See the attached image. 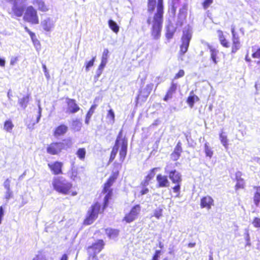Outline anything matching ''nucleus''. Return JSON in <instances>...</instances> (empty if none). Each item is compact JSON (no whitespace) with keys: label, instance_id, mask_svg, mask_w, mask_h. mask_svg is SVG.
<instances>
[{"label":"nucleus","instance_id":"f257e3e1","mask_svg":"<svg viewBox=\"0 0 260 260\" xmlns=\"http://www.w3.org/2000/svg\"><path fill=\"white\" fill-rule=\"evenodd\" d=\"M114 166L115 170L112 171L111 175L103 184L102 192L106 194V195L104 199L103 205L98 202H95L91 205L83 220V223L84 225H88L92 224L98 218L99 215L103 214L105 209L107 207L109 200L113 196V189L111 186L119 176L121 165L118 163H114Z\"/></svg>","mask_w":260,"mask_h":260},{"label":"nucleus","instance_id":"f03ea898","mask_svg":"<svg viewBox=\"0 0 260 260\" xmlns=\"http://www.w3.org/2000/svg\"><path fill=\"white\" fill-rule=\"evenodd\" d=\"M147 7L149 13H152L156 8V12L152 18L149 17L147 19V23L151 24L150 34L152 39L157 40L161 37L164 22V0H148Z\"/></svg>","mask_w":260,"mask_h":260},{"label":"nucleus","instance_id":"7ed1b4c3","mask_svg":"<svg viewBox=\"0 0 260 260\" xmlns=\"http://www.w3.org/2000/svg\"><path fill=\"white\" fill-rule=\"evenodd\" d=\"M52 185L54 190L63 195L75 196L78 192L74 189L73 184L62 177H55L53 179Z\"/></svg>","mask_w":260,"mask_h":260},{"label":"nucleus","instance_id":"20e7f679","mask_svg":"<svg viewBox=\"0 0 260 260\" xmlns=\"http://www.w3.org/2000/svg\"><path fill=\"white\" fill-rule=\"evenodd\" d=\"M121 143V148L119 151V159L121 161H123L125 159L127 149V140L125 137H123L122 130L121 129L116 137L115 144L112 147V151L109 159V162H112L115 159L118 152L119 145Z\"/></svg>","mask_w":260,"mask_h":260},{"label":"nucleus","instance_id":"39448f33","mask_svg":"<svg viewBox=\"0 0 260 260\" xmlns=\"http://www.w3.org/2000/svg\"><path fill=\"white\" fill-rule=\"evenodd\" d=\"M72 144L73 142L71 138L64 139L61 141H53L47 145L46 151L50 155H57L63 150L71 148Z\"/></svg>","mask_w":260,"mask_h":260},{"label":"nucleus","instance_id":"423d86ee","mask_svg":"<svg viewBox=\"0 0 260 260\" xmlns=\"http://www.w3.org/2000/svg\"><path fill=\"white\" fill-rule=\"evenodd\" d=\"M168 177L172 183L175 184L172 188L173 192L176 193V197H179L182 181L181 174L176 170H173L168 173Z\"/></svg>","mask_w":260,"mask_h":260},{"label":"nucleus","instance_id":"0eeeda50","mask_svg":"<svg viewBox=\"0 0 260 260\" xmlns=\"http://www.w3.org/2000/svg\"><path fill=\"white\" fill-rule=\"evenodd\" d=\"M24 21L31 24H38L39 23V18L37 10L32 6H28L25 8L23 15Z\"/></svg>","mask_w":260,"mask_h":260},{"label":"nucleus","instance_id":"6e6552de","mask_svg":"<svg viewBox=\"0 0 260 260\" xmlns=\"http://www.w3.org/2000/svg\"><path fill=\"white\" fill-rule=\"evenodd\" d=\"M191 38L192 34L189 30L183 31V34L181 38V43L179 46L178 53L180 56H183L187 52Z\"/></svg>","mask_w":260,"mask_h":260},{"label":"nucleus","instance_id":"1a4fd4ad","mask_svg":"<svg viewBox=\"0 0 260 260\" xmlns=\"http://www.w3.org/2000/svg\"><path fill=\"white\" fill-rule=\"evenodd\" d=\"M141 211V206L139 204L134 206L129 212L126 213L123 218V221L126 223H131L135 220L138 217Z\"/></svg>","mask_w":260,"mask_h":260},{"label":"nucleus","instance_id":"9d476101","mask_svg":"<svg viewBox=\"0 0 260 260\" xmlns=\"http://www.w3.org/2000/svg\"><path fill=\"white\" fill-rule=\"evenodd\" d=\"M153 89V84L150 83L146 85L143 91L140 90L139 93L136 98V104L137 105L139 101L141 100L142 102H145L152 92Z\"/></svg>","mask_w":260,"mask_h":260},{"label":"nucleus","instance_id":"9b49d317","mask_svg":"<svg viewBox=\"0 0 260 260\" xmlns=\"http://www.w3.org/2000/svg\"><path fill=\"white\" fill-rule=\"evenodd\" d=\"M105 245L104 240L99 239L87 247V252L98 254L104 248Z\"/></svg>","mask_w":260,"mask_h":260},{"label":"nucleus","instance_id":"f8f14e48","mask_svg":"<svg viewBox=\"0 0 260 260\" xmlns=\"http://www.w3.org/2000/svg\"><path fill=\"white\" fill-rule=\"evenodd\" d=\"M48 167L52 174L58 175L63 174L62 168L63 164L59 161H55L47 164Z\"/></svg>","mask_w":260,"mask_h":260},{"label":"nucleus","instance_id":"ddd939ff","mask_svg":"<svg viewBox=\"0 0 260 260\" xmlns=\"http://www.w3.org/2000/svg\"><path fill=\"white\" fill-rule=\"evenodd\" d=\"M66 103L67 105V112L69 114H74L78 112L80 108L76 103L75 100L73 99L66 98Z\"/></svg>","mask_w":260,"mask_h":260},{"label":"nucleus","instance_id":"4468645a","mask_svg":"<svg viewBox=\"0 0 260 260\" xmlns=\"http://www.w3.org/2000/svg\"><path fill=\"white\" fill-rule=\"evenodd\" d=\"M200 205L201 208L209 210L214 205V201L211 196H205L201 198Z\"/></svg>","mask_w":260,"mask_h":260},{"label":"nucleus","instance_id":"2eb2a0df","mask_svg":"<svg viewBox=\"0 0 260 260\" xmlns=\"http://www.w3.org/2000/svg\"><path fill=\"white\" fill-rule=\"evenodd\" d=\"M160 170L158 167L153 168L150 170L147 175L145 176L144 180L140 183L142 187L147 186L149 184L150 182L154 178L155 172Z\"/></svg>","mask_w":260,"mask_h":260},{"label":"nucleus","instance_id":"dca6fc26","mask_svg":"<svg viewBox=\"0 0 260 260\" xmlns=\"http://www.w3.org/2000/svg\"><path fill=\"white\" fill-rule=\"evenodd\" d=\"M25 8L23 6H19L16 2H14L11 9V13L16 17H20L23 16L25 11Z\"/></svg>","mask_w":260,"mask_h":260},{"label":"nucleus","instance_id":"f3484780","mask_svg":"<svg viewBox=\"0 0 260 260\" xmlns=\"http://www.w3.org/2000/svg\"><path fill=\"white\" fill-rule=\"evenodd\" d=\"M156 179L157 181V187L165 188L170 186V182L168 177L166 175L159 174L157 175Z\"/></svg>","mask_w":260,"mask_h":260},{"label":"nucleus","instance_id":"a211bd4d","mask_svg":"<svg viewBox=\"0 0 260 260\" xmlns=\"http://www.w3.org/2000/svg\"><path fill=\"white\" fill-rule=\"evenodd\" d=\"M68 131V127L66 125L60 124L55 127L53 132V135L55 138H58L64 135Z\"/></svg>","mask_w":260,"mask_h":260},{"label":"nucleus","instance_id":"6ab92c4d","mask_svg":"<svg viewBox=\"0 0 260 260\" xmlns=\"http://www.w3.org/2000/svg\"><path fill=\"white\" fill-rule=\"evenodd\" d=\"M241 176L242 173L241 172H237L236 173V180L237 181L235 186L236 191L243 189L245 188V182L244 180L241 177Z\"/></svg>","mask_w":260,"mask_h":260},{"label":"nucleus","instance_id":"aec40b11","mask_svg":"<svg viewBox=\"0 0 260 260\" xmlns=\"http://www.w3.org/2000/svg\"><path fill=\"white\" fill-rule=\"evenodd\" d=\"M182 152V144L180 141L178 142L172 153L171 154L173 160H177L181 156Z\"/></svg>","mask_w":260,"mask_h":260},{"label":"nucleus","instance_id":"412c9836","mask_svg":"<svg viewBox=\"0 0 260 260\" xmlns=\"http://www.w3.org/2000/svg\"><path fill=\"white\" fill-rule=\"evenodd\" d=\"M207 47L210 51L211 60L215 64H216L218 61L219 51L210 44L207 45Z\"/></svg>","mask_w":260,"mask_h":260},{"label":"nucleus","instance_id":"4be33fe9","mask_svg":"<svg viewBox=\"0 0 260 260\" xmlns=\"http://www.w3.org/2000/svg\"><path fill=\"white\" fill-rule=\"evenodd\" d=\"M32 3L37 7L39 11L46 12L49 11V8L44 0H32Z\"/></svg>","mask_w":260,"mask_h":260},{"label":"nucleus","instance_id":"5701e85b","mask_svg":"<svg viewBox=\"0 0 260 260\" xmlns=\"http://www.w3.org/2000/svg\"><path fill=\"white\" fill-rule=\"evenodd\" d=\"M177 88V84L173 82H171V85L164 96L163 100L165 101H167L169 99H171L173 94L176 92Z\"/></svg>","mask_w":260,"mask_h":260},{"label":"nucleus","instance_id":"b1692460","mask_svg":"<svg viewBox=\"0 0 260 260\" xmlns=\"http://www.w3.org/2000/svg\"><path fill=\"white\" fill-rule=\"evenodd\" d=\"M25 31H26L30 36L31 40L33 43L34 45L38 49L41 47V43L38 39L37 38L35 34L30 31L27 26L24 27Z\"/></svg>","mask_w":260,"mask_h":260},{"label":"nucleus","instance_id":"393cba45","mask_svg":"<svg viewBox=\"0 0 260 260\" xmlns=\"http://www.w3.org/2000/svg\"><path fill=\"white\" fill-rule=\"evenodd\" d=\"M199 98L194 93L193 90L190 92L189 96L186 99V103L191 108L193 107L195 102H199Z\"/></svg>","mask_w":260,"mask_h":260},{"label":"nucleus","instance_id":"a878e982","mask_svg":"<svg viewBox=\"0 0 260 260\" xmlns=\"http://www.w3.org/2000/svg\"><path fill=\"white\" fill-rule=\"evenodd\" d=\"M241 48L240 39L238 37L232 38V44L231 47V53H235Z\"/></svg>","mask_w":260,"mask_h":260},{"label":"nucleus","instance_id":"bb28decb","mask_svg":"<svg viewBox=\"0 0 260 260\" xmlns=\"http://www.w3.org/2000/svg\"><path fill=\"white\" fill-rule=\"evenodd\" d=\"M253 189L256 191L254 193L252 201L256 207H258L260 203V186H254Z\"/></svg>","mask_w":260,"mask_h":260},{"label":"nucleus","instance_id":"cd10ccee","mask_svg":"<svg viewBox=\"0 0 260 260\" xmlns=\"http://www.w3.org/2000/svg\"><path fill=\"white\" fill-rule=\"evenodd\" d=\"M165 37L168 40L172 39L176 32V28L173 26L168 25L166 27Z\"/></svg>","mask_w":260,"mask_h":260},{"label":"nucleus","instance_id":"c85d7f7f","mask_svg":"<svg viewBox=\"0 0 260 260\" xmlns=\"http://www.w3.org/2000/svg\"><path fill=\"white\" fill-rule=\"evenodd\" d=\"M105 233L109 238L114 239L118 236L119 230L112 228H107L105 229Z\"/></svg>","mask_w":260,"mask_h":260},{"label":"nucleus","instance_id":"c756f323","mask_svg":"<svg viewBox=\"0 0 260 260\" xmlns=\"http://www.w3.org/2000/svg\"><path fill=\"white\" fill-rule=\"evenodd\" d=\"M30 99V94H27L25 96H24L22 98L20 99L18 101L19 105L23 109H25L27 107Z\"/></svg>","mask_w":260,"mask_h":260},{"label":"nucleus","instance_id":"7c9ffc66","mask_svg":"<svg viewBox=\"0 0 260 260\" xmlns=\"http://www.w3.org/2000/svg\"><path fill=\"white\" fill-rule=\"evenodd\" d=\"M41 24L43 29L47 31H50L53 27V23L50 18L44 20Z\"/></svg>","mask_w":260,"mask_h":260},{"label":"nucleus","instance_id":"2f4dec72","mask_svg":"<svg viewBox=\"0 0 260 260\" xmlns=\"http://www.w3.org/2000/svg\"><path fill=\"white\" fill-rule=\"evenodd\" d=\"M219 139L221 144L225 148L227 149L229 145L228 139L226 135L223 132L219 133Z\"/></svg>","mask_w":260,"mask_h":260},{"label":"nucleus","instance_id":"473e14b6","mask_svg":"<svg viewBox=\"0 0 260 260\" xmlns=\"http://www.w3.org/2000/svg\"><path fill=\"white\" fill-rule=\"evenodd\" d=\"M108 25L110 29L115 33L117 34L119 30V27L117 23L112 20L108 21Z\"/></svg>","mask_w":260,"mask_h":260},{"label":"nucleus","instance_id":"72a5a7b5","mask_svg":"<svg viewBox=\"0 0 260 260\" xmlns=\"http://www.w3.org/2000/svg\"><path fill=\"white\" fill-rule=\"evenodd\" d=\"M77 157L81 160H83L85 158L86 149L85 148H79L76 153Z\"/></svg>","mask_w":260,"mask_h":260},{"label":"nucleus","instance_id":"f704fd0d","mask_svg":"<svg viewBox=\"0 0 260 260\" xmlns=\"http://www.w3.org/2000/svg\"><path fill=\"white\" fill-rule=\"evenodd\" d=\"M14 127V124L10 120H6L4 124V128L8 132H11Z\"/></svg>","mask_w":260,"mask_h":260},{"label":"nucleus","instance_id":"c9c22d12","mask_svg":"<svg viewBox=\"0 0 260 260\" xmlns=\"http://www.w3.org/2000/svg\"><path fill=\"white\" fill-rule=\"evenodd\" d=\"M69 177L73 181L78 179L79 178V173L77 170L72 169L69 172Z\"/></svg>","mask_w":260,"mask_h":260},{"label":"nucleus","instance_id":"e433bc0d","mask_svg":"<svg viewBox=\"0 0 260 260\" xmlns=\"http://www.w3.org/2000/svg\"><path fill=\"white\" fill-rule=\"evenodd\" d=\"M252 57L254 58H260V48L256 46L252 47Z\"/></svg>","mask_w":260,"mask_h":260},{"label":"nucleus","instance_id":"4c0bfd02","mask_svg":"<svg viewBox=\"0 0 260 260\" xmlns=\"http://www.w3.org/2000/svg\"><path fill=\"white\" fill-rule=\"evenodd\" d=\"M204 148H205V152L206 156L209 157L210 158L212 157L213 152L211 150V148L210 147L209 144L207 143H205L204 144Z\"/></svg>","mask_w":260,"mask_h":260},{"label":"nucleus","instance_id":"58836bf2","mask_svg":"<svg viewBox=\"0 0 260 260\" xmlns=\"http://www.w3.org/2000/svg\"><path fill=\"white\" fill-rule=\"evenodd\" d=\"M180 4V0H172L171 10L173 13H175L177 8Z\"/></svg>","mask_w":260,"mask_h":260},{"label":"nucleus","instance_id":"ea45409f","mask_svg":"<svg viewBox=\"0 0 260 260\" xmlns=\"http://www.w3.org/2000/svg\"><path fill=\"white\" fill-rule=\"evenodd\" d=\"M162 212L163 209L159 207L154 211L153 216L157 219H159L162 216Z\"/></svg>","mask_w":260,"mask_h":260},{"label":"nucleus","instance_id":"a19ab883","mask_svg":"<svg viewBox=\"0 0 260 260\" xmlns=\"http://www.w3.org/2000/svg\"><path fill=\"white\" fill-rule=\"evenodd\" d=\"M106 64H107L106 62L101 61V62L98 67V73L96 76V77L97 79H98V78L102 74V71H103V69L105 67Z\"/></svg>","mask_w":260,"mask_h":260},{"label":"nucleus","instance_id":"79ce46f5","mask_svg":"<svg viewBox=\"0 0 260 260\" xmlns=\"http://www.w3.org/2000/svg\"><path fill=\"white\" fill-rule=\"evenodd\" d=\"M107 118L112 122L115 121V114L112 109H110L108 111Z\"/></svg>","mask_w":260,"mask_h":260},{"label":"nucleus","instance_id":"37998d69","mask_svg":"<svg viewBox=\"0 0 260 260\" xmlns=\"http://www.w3.org/2000/svg\"><path fill=\"white\" fill-rule=\"evenodd\" d=\"M95 57H93L91 60L86 62L85 64V70L86 71H88L89 68L92 67L94 64V62L95 61Z\"/></svg>","mask_w":260,"mask_h":260},{"label":"nucleus","instance_id":"c03bdc74","mask_svg":"<svg viewBox=\"0 0 260 260\" xmlns=\"http://www.w3.org/2000/svg\"><path fill=\"white\" fill-rule=\"evenodd\" d=\"M213 0H204L202 3L203 8L206 10L213 3Z\"/></svg>","mask_w":260,"mask_h":260},{"label":"nucleus","instance_id":"a18cd8bd","mask_svg":"<svg viewBox=\"0 0 260 260\" xmlns=\"http://www.w3.org/2000/svg\"><path fill=\"white\" fill-rule=\"evenodd\" d=\"M109 50L108 49H105L103 51L101 61L107 62L108 57Z\"/></svg>","mask_w":260,"mask_h":260},{"label":"nucleus","instance_id":"49530a36","mask_svg":"<svg viewBox=\"0 0 260 260\" xmlns=\"http://www.w3.org/2000/svg\"><path fill=\"white\" fill-rule=\"evenodd\" d=\"M252 223L254 227L260 228V218L255 217L253 218Z\"/></svg>","mask_w":260,"mask_h":260},{"label":"nucleus","instance_id":"de8ad7c7","mask_svg":"<svg viewBox=\"0 0 260 260\" xmlns=\"http://www.w3.org/2000/svg\"><path fill=\"white\" fill-rule=\"evenodd\" d=\"M88 260H99L98 254L94 253L87 252Z\"/></svg>","mask_w":260,"mask_h":260},{"label":"nucleus","instance_id":"09e8293b","mask_svg":"<svg viewBox=\"0 0 260 260\" xmlns=\"http://www.w3.org/2000/svg\"><path fill=\"white\" fill-rule=\"evenodd\" d=\"M217 32L218 34V37L219 42H221L223 40L226 39L225 36L224 35L223 32L221 30H217Z\"/></svg>","mask_w":260,"mask_h":260},{"label":"nucleus","instance_id":"8fccbe9b","mask_svg":"<svg viewBox=\"0 0 260 260\" xmlns=\"http://www.w3.org/2000/svg\"><path fill=\"white\" fill-rule=\"evenodd\" d=\"M185 75V72L183 70H179L177 73L174 76V79H177L183 77Z\"/></svg>","mask_w":260,"mask_h":260},{"label":"nucleus","instance_id":"3c124183","mask_svg":"<svg viewBox=\"0 0 260 260\" xmlns=\"http://www.w3.org/2000/svg\"><path fill=\"white\" fill-rule=\"evenodd\" d=\"M220 43L224 48H229L230 47V42L226 39L223 40Z\"/></svg>","mask_w":260,"mask_h":260},{"label":"nucleus","instance_id":"603ef678","mask_svg":"<svg viewBox=\"0 0 260 260\" xmlns=\"http://www.w3.org/2000/svg\"><path fill=\"white\" fill-rule=\"evenodd\" d=\"M32 260H47L45 257L42 255L37 254Z\"/></svg>","mask_w":260,"mask_h":260},{"label":"nucleus","instance_id":"864d4df0","mask_svg":"<svg viewBox=\"0 0 260 260\" xmlns=\"http://www.w3.org/2000/svg\"><path fill=\"white\" fill-rule=\"evenodd\" d=\"M5 188L7 190H10V180L9 179H7L4 184Z\"/></svg>","mask_w":260,"mask_h":260},{"label":"nucleus","instance_id":"5fc2aeb1","mask_svg":"<svg viewBox=\"0 0 260 260\" xmlns=\"http://www.w3.org/2000/svg\"><path fill=\"white\" fill-rule=\"evenodd\" d=\"M142 187V189L140 192V193L141 196L147 194L149 192V189L146 186Z\"/></svg>","mask_w":260,"mask_h":260},{"label":"nucleus","instance_id":"6e6d98bb","mask_svg":"<svg viewBox=\"0 0 260 260\" xmlns=\"http://www.w3.org/2000/svg\"><path fill=\"white\" fill-rule=\"evenodd\" d=\"M96 105H92L89 110H88V112L90 113L92 115V114L94 113V109L96 108Z\"/></svg>","mask_w":260,"mask_h":260},{"label":"nucleus","instance_id":"4d7b16f0","mask_svg":"<svg viewBox=\"0 0 260 260\" xmlns=\"http://www.w3.org/2000/svg\"><path fill=\"white\" fill-rule=\"evenodd\" d=\"M91 115H92V114H91L90 113H89L87 112L86 115V119H85V122L86 124H88L89 119H90Z\"/></svg>","mask_w":260,"mask_h":260},{"label":"nucleus","instance_id":"13d9d810","mask_svg":"<svg viewBox=\"0 0 260 260\" xmlns=\"http://www.w3.org/2000/svg\"><path fill=\"white\" fill-rule=\"evenodd\" d=\"M17 60H18L17 57H15L12 58L10 61V64L12 65V66L14 65L17 62Z\"/></svg>","mask_w":260,"mask_h":260},{"label":"nucleus","instance_id":"bf43d9fd","mask_svg":"<svg viewBox=\"0 0 260 260\" xmlns=\"http://www.w3.org/2000/svg\"><path fill=\"white\" fill-rule=\"evenodd\" d=\"M3 216H4L3 208L2 206H1L0 207V224L1 223Z\"/></svg>","mask_w":260,"mask_h":260},{"label":"nucleus","instance_id":"052dcab7","mask_svg":"<svg viewBox=\"0 0 260 260\" xmlns=\"http://www.w3.org/2000/svg\"><path fill=\"white\" fill-rule=\"evenodd\" d=\"M196 245V243L195 242H190L188 243L187 247L189 248H193Z\"/></svg>","mask_w":260,"mask_h":260},{"label":"nucleus","instance_id":"680f3d73","mask_svg":"<svg viewBox=\"0 0 260 260\" xmlns=\"http://www.w3.org/2000/svg\"><path fill=\"white\" fill-rule=\"evenodd\" d=\"M12 197V193L10 191V190H7V195L6 198L7 199H9Z\"/></svg>","mask_w":260,"mask_h":260},{"label":"nucleus","instance_id":"e2e57ef3","mask_svg":"<svg viewBox=\"0 0 260 260\" xmlns=\"http://www.w3.org/2000/svg\"><path fill=\"white\" fill-rule=\"evenodd\" d=\"M68 257L67 254H63L61 256V257L60 259V260H68Z\"/></svg>","mask_w":260,"mask_h":260},{"label":"nucleus","instance_id":"0e129e2a","mask_svg":"<svg viewBox=\"0 0 260 260\" xmlns=\"http://www.w3.org/2000/svg\"><path fill=\"white\" fill-rule=\"evenodd\" d=\"M5 65V61L2 58H0V66L1 67H4Z\"/></svg>","mask_w":260,"mask_h":260},{"label":"nucleus","instance_id":"69168bd1","mask_svg":"<svg viewBox=\"0 0 260 260\" xmlns=\"http://www.w3.org/2000/svg\"><path fill=\"white\" fill-rule=\"evenodd\" d=\"M42 68H43V71L45 73V74H48V71H47V69L46 65L45 64H43L42 65Z\"/></svg>","mask_w":260,"mask_h":260},{"label":"nucleus","instance_id":"338daca9","mask_svg":"<svg viewBox=\"0 0 260 260\" xmlns=\"http://www.w3.org/2000/svg\"><path fill=\"white\" fill-rule=\"evenodd\" d=\"M161 254V250H157L155 251L154 254L155 255H157L158 256H160V255Z\"/></svg>","mask_w":260,"mask_h":260},{"label":"nucleus","instance_id":"774afa93","mask_svg":"<svg viewBox=\"0 0 260 260\" xmlns=\"http://www.w3.org/2000/svg\"><path fill=\"white\" fill-rule=\"evenodd\" d=\"M159 256L153 254L151 260H159Z\"/></svg>","mask_w":260,"mask_h":260}]
</instances>
